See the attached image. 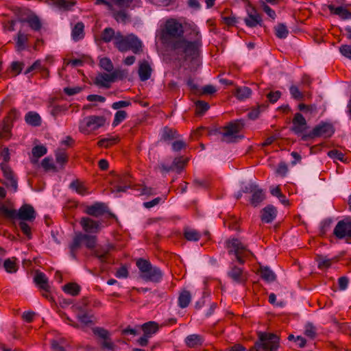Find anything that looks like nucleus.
<instances>
[{
    "mask_svg": "<svg viewBox=\"0 0 351 351\" xmlns=\"http://www.w3.org/2000/svg\"><path fill=\"white\" fill-rule=\"evenodd\" d=\"M134 190L139 192V195H154L156 194V189L152 187L147 186L144 184L136 186Z\"/></svg>",
    "mask_w": 351,
    "mask_h": 351,
    "instance_id": "nucleus-43",
    "label": "nucleus"
},
{
    "mask_svg": "<svg viewBox=\"0 0 351 351\" xmlns=\"http://www.w3.org/2000/svg\"><path fill=\"white\" fill-rule=\"evenodd\" d=\"M228 276L237 284H242L245 282L247 278L243 270L233 263L230 265L229 269L227 272Z\"/></svg>",
    "mask_w": 351,
    "mask_h": 351,
    "instance_id": "nucleus-17",
    "label": "nucleus"
},
{
    "mask_svg": "<svg viewBox=\"0 0 351 351\" xmlns=\"http://www.w3.org/2000/svg\"><path fill=\"white\" fill-rule=\"evenodd\" d=\"M23 22L27 23L29 27L36 32L39 31L42 27V23L36 15H32L23 20Z\"/></svg>",
    "mask_w": 351,
    "mask_h": 351,
    "instance_id": "nucleus-31",
    "label": "nucleus"
},
{
    "mask_svg": "<svg viewBox=\"0 0 351 351\" xmlns=\"http://www.w3.org/2000/svg\"><path fill=\"white\" fill-rule=\"evenodd\" d=\"M25 120L27 124L32 126L36 127L41 124V117L36 112H28L25 116Z\"/></svg>",
    "mask_w": 351,
    "mask_h": 351,
    "instance_id": "nucleus-28",
    "label": "nucleus"
},
{
    "mask_svg": "<svg viewBox=\"0 0 351 351\" xmlns=\"http://www.w3.org/2000/svg\"><path fill=\"white\" fill-rule=\"evenodd\" d=\"M245 23L249 27H255L262 25V17L254 8L247 10V15L244 19Z\"/></svg>",
    "mask_w": 351,
    "mask_h": 351,
    "instance_id": "nucleus-19",
    "label": "nucleus"
},
{
    "mask_svg": "<svg viewBox=\"0 0 351 351\" xmlns=\"http://www.w3.org/2000/svg\"><path fill=\"white\" fill-rule=\"evenodd\" d=\"M195 106H196L195 112H196V114L198 115L203 114L209 108L208 104L204 101H197L195 103Z\"/></svg>",
    "mask_w": 351,
    "mask_h": 351,
    "instance_id": "nucleus-50",
    "label": "nucleus"
},
{
    "mask_svg": "<svg viewBox=\"0 0 351 351\" xmlns=\"http://www.w3.org/2000/svg\"><path fill=\"white\" fill-rule=\"evenodd\" d=\"M108 206L103 202H95L86 206L85 213L90 216L99 217L108 212Z\"/></svg>",
    "mask_w": 351,
    "mask_h": 351,
    "instance_id": "nucleus-18",
    "label": "nucleus"
},
{
    "mask_svg": "<svg viewBox=\"0 0 351 351\" xmlns=\"http://www.w3.org/2000/svg\"><path fill=\"white\" fill-rule=\"evenodd\" d=\"M104 116L90 115L84 118L79 124V130L84 134H90L91 132L103 127L106 123Z\"/></svg>",
    "mask_w": 351,
    "mask_h": 351,
    "instance_id": "nucleus-7",
    "label": "nucleus"
},
{
    "mask_svg": "<svg viewBox=\"0 0 351 351\" xmlns=\"http://www.w3.org/2000/svg\"><path fill=\"white\" fill-rule=\"evenodd\" d=\"M331 223V219H326L321 222L319 227V232L322 235H324L329 230Z\"/></svg>",
    "mask_w": 351,
    "mask_h": 351,
    "instance_id": "nucleus-54",
    "label": "nucleus"
},
{
    "mask_svg": "<svg viewBox=\"0 0 351 351\" xmlns=\"http://www.w3.org/2000/svg\"><path fill=\"white\" fill-rule=\"evenodd\" d=\"M333 134L334 129L332 125L323 123L316 125L310 133L304 134L302 137V139L303 141H307L310 138H314L320 136L328 138L331 136Z\"/></svg>",
    "mask_w": 351,
    "mask_h": 351,
    "instance_id": "nucleus-11",
    "label": "nucleus"
},
{
    "mask_svg": "<svg viewBox=\"0 0 351 351\" xmlns=\"http://www.w3.org/2000/svg\"><path fill=\"white\" fill-rule=\"evenodd\" d=\"M56 162L60 164H64L67 160V156L64 151L59 150L56 153Z\"/></svg>",
    "mask_w": 351,
    "mask_h": 351,
    "instance_id": "nucleus-64",
    "label": "nucleus"
},
{
    "mask_svg": "<svg viewBox=\"0 0 351 351\" xmlns=\"http://www.w3.org/2000/svg\"><path fill=\"white\" fill-rule=\"evenodd\" d=\"M29 40V35L22 32L21 30L18 32L16 38V47L17 51H23L26 48L27 43Z\"/></svg>",
    "mask_w": 351,
    "mask_h": 351,
    "instance_id": "nucleus-29",
    "label": "nucleus"
},
{
    "mask_svg": "<svg viewBox=\"0 0 351 351\" xmlns=\"http://www.w3.org/2000/svg\"><path fill=\"white\" fill-rule=\"evenodd\" d=\"M112 16L117 23L125 24L130 21V15L123 10H115L113 7V10H110Z\"/></svg>",
    "mask_w": 351,
    "mask_h": 351,
    "instance_id": "nucleus-27",
    "label": "nucleus"
},
{
    "mask_svg": "<svg viewBox=\"0 0 351 351\" xmlns=\"http://www.w3.org/2000/svg\"><path fill=\"white\" fill-rule=\"evenodd\" d=\"M99 66L105 71L111 72L113 70V64L110 58H103L99 60Z\"/></svg>",
    "mask_w": 351,
    "mask_h": 351,
    "instance_id": "nucleus-49",
    "label": "nucleus"
},
{
    "mask_svg": "<svg viewBox=\"0 0 351 351\" xmlns=\"http://www.w3.org/2000/svg\"><path fill=\"white\" fill-rule=\"evenodd\" d=\"M93 334L98 337V344L103 350L115 351L117 346L111 338L110 332L101 327H95L93 329Z\"/></svg>",
    "mask_w": 351,
    "mask_h": 351,
    "instance_id": "nucleus-9",
    "label": "nucleus"
},
{
    "mask_svg": "<svg viewBox=\"0 0 351 351\" xmlns=\"http://www.w3.org/2000/svg\"><path fill=\"white\" fill-rule=\"evenodd\" d=\"M71 36L74 41L77 42L84 37V25L82 22H78L73 27L71 32Z\"/></svg>",
    "mask_w": 351,
    "mask_h": 351,
    "instance_id": "nucleus-26",
    "label": "nucleus"
},
{
    "mask_svg": "<svg viewBox=\"0 0 351 351\" xmlns=\"http://www.w3.org/2000/svg\"><path fill=\"white\" fill-rule=\"evenodd\" d=\"M351 228V219H345L339 221L336 225L333 234L339 239L349 237V231Z\"/></svg>",
    "mask_w": 351,
    "mask_h": 351,
    "instance_id": "nucleus-16",
    "label": "nucleus"
},
{
    "mask_svg": "<svg viewBox=\"0 0 351 351\" xmlns=\"http://www.w3.org/2000/svg\"><path fill=\"white\" fill-rule=\"evenodd\" d=\"M152 68L147 61L142 62L139 65L138 75L141 81L144 82L150 78Z\"/></svg>",
    "mask_w": 351,
    "mask_h": 351,
    "instance_id": "nucleus-24",
    "label": "nucleus"
},
{
    "mask_svg": "<svg viewBox=\"0 0 351 351\" xmlns=\"http://www.w3.org/2000/svg\"><path fill=\"white\" fill-rule=\"evenodd\" d=\"M275 34L277 38L283 39L286 38L288 36L289 31L287 26L283 23H279L275 27Z\"/></svg>",
    "mask_w": 351,
    "mask_h": 351,
    "instance_id": "nucleus-41",
    "label": "nucleus"
},
{
    "mask_svg": "<svg viewBox=\"0 0 351 351\" xmlns=\"http://www.w3.org/2000/svg\"><path fill=\"white\" fill-rule=\"evenodd\" d=\"M70 188L81 195H85L90 193L86 186L78 180L73 181L70 184Z\"/></svg>",
    "mask_w": 351,
    "mask_h": 351,
    "instance_id": "nucleus-38",
    "label": "nucleus"
},
{
    "mask_svg": "<svg viewBox=\"0 0 351 351\" xmlns=\"http://www.w3.org/2000/svg\"><path fill=\"white\" fill-rule=\"evenodd\" d=\"M158 324L155 322H148L142 325V329L145 335L151 337L152 335L158 330Z\"/></svg>",
    "mask_w": 351,
    "mask_h": 351,
    "instance_id": "nucleus-33",
    "label": "nucleus"
},
{
    "mask_svg": "<svg viewBox=\"0 0 351 351\" xmlns=\"http://www.w3.org/2000/svg\"><path fill=\"white\" fill-rule=\"evenodd\" d=\"M178 137L177 132L168 127H165L161 133L160 141L165 142L171 141Z\"/></svg>",
    "mask_w": 351,
    "mask_h": 351,
    "instance_id": "nucleus-34",
    "label": "nucleus"
},
{
    "mask_svg": "<svg viewBox=\"0 0 351 351\" xmlns=\"http://www.w3.org/2000/svg\"><path fill=\"white\" fill-rule=\"evenodd\" d=\"M117 36V32H114V29L112 27H106L101 32L100 38L101 40L106 43H110L112 40L114 41Z\"/></svg>",
    "mask_w": 351,
    "mask_h": 351,
    "instance_id": "nucleus-32",
    "label": "nucleus"
},
{
    "mask_svg": "<svg viewBox=\"0 0 351 351\" xmlns=\"http://www.w3.org/2000/svg\"><path fill=\"white\" fill-rule=\"evenodd\" d=\"M115 142L116 138L114 137L104 138L98 141L97 145L99 147L107 148L115 143Z\"/></svg>",
    "mask_w": 351,
    "mask_h": 351,
    "instance_id": "nucleus-52",
    "label": "nucleus"
},
{
    "mask_svg": "<svg viewBox=\"0 0 351 351\" xmlns=\"http://www.w3.org/2000/svg\"><path fill=\"white\" fill-rule=\"evenodd\" d=\"M114 45L121 52L132 51L138 53L142 50V43L134 34L123 36L121 32H117Z\"/></svg>",
    "mask_w": 351,
    "mask_h": 351,
    "instance_id": "nucleus-4",
    "label": "nucleus"
},
{
    "mask_svg": "<svg viewBox=\"0 0 351 351\" xmlns=\"http://www.w3.org/2000/svg\"><path fill=\"white\" fill-rule=\"evenodd\" d=\"M339 51L342 56L351 60V45H344L339 47Z\"/></svg>",
    "mask_w": 351,
    "mask_h": 351,
    "instance_id": "nucleus-61",
    "label": "nucleus"
},
{
    "mask_svg": "<svg viewBox=\"0 0 351 351\" xmlns=\"http://www.w3.org/2000/svg\"><path fill=\"white\" fill-rule=\"evenodd\" d=\"M166 196L165 195L163 197H158L152 199L149 202H145L143 203V206L146 208H151L158 204H160L161 202H164L166 199Z\"/></svg>",
    "mask_w": 351,
    "mask_h": 351,
    "instance_id": "nucleus-56",
    "label": "nucleus"
},
{
    "mask_svg": "<svg viewBox=\"0 0 351 351\" xmlns=\"http://www.w3.org/2000/svg\"><path fill=\"white\" fill-rule=\"evenodd\" d=\"M112 82H114V80L110 73H99L94 80V83L97 86L106 88H110Z\"/></svg>",
    "mask_w": 351,
    "mask_h": 351,
    "instance_id": "nucleus-22",
    "label": "nucleus"
},
{
    "mask_svg": "<svg viewBox=\"0 0 351 351\" xmlns=\"http://www.w3.org/2000/svg\"><path fill=\"white\" fill-rule=\"evenodd\" d=\"M127 117L128 114L125 110H118L114 114L112 125H118L120 123L123 121L127 118Z\"/></svg>",
    "mask_w": 351,
    "mask_h": 351,
    "instance_id": "nucleus-47",
    "label": "nucleus"
},
{
    "mask_svg": "<svg viewBox=\"0 0 351 351\" xmlns=\"http://www.w3.org/2000/svg\"><path fill=\"white\" fill-rule=\"evenodd\" d=\"M243 192L252 194L250 202L254 207L259 206L265 199V191L254 182H250L245 185L243 188Z\"/></svg>",
    "mask_w": 351,
    "mask_h": 351,
    "instance_id": "nucleus-10",
    "label": "nucleus"
},
{
    "mask_svg": "<svg viewBox=\"0 0 351 351\" xmlns=\"http://www.w3.org/2000/svg\"><path fill=\"white\" fill-rule=\"evenodd\" d=\"M243 125L244 123L242 120H237L234 122L230 123L227 126L223 128V132H221V141L234 143L238 141L239 139H241L243 136L239 135V133L243 127Z\"/></svg>",
    "mask_w": 351,
    "mask_h": 351,
    "instance_id": "nucleus-8",
    "label": "nucleus"
},
{
    "mask_svg": "<svg viewBox=\"0 0 351 351\" xmlns=\"http://www.w3.org/2000/svg\"><path fill=\"white\" fill-rule=\"evenodd\" d=\"M63 290L65 293L75 296L79 294L80 287L76 283H68L64 286Z\"/></svg>",
    "mask_w": 351,
    "mask_h": 351,
    "instance_id": "nucleus-42",
    "label": "nucleus"
},
{
    "mask_svg": "<svg viewBox=\"0 0 351 351\" xmlns=\"http://www.w3.org/2000/svg\"><path fill=\"white\" fill-rule=\"evenodd\" d=\"M128 176H125L123 178H121L119 183L123 185H117L112 189V193H120V192H126L127 189L130 188V184H128Z\"/></svg>",
    "mask_w": 351,
    "mask_h": 351,
    "instance_id": "nucleus-44",
    "label": "nucleus"
},
{
    "mask_svg": "<svg viewBox=\"0 0 351 351\" xmlns=\"http://www.w3.org/2000/svg\"><path fill=\"white\" fill-rule=\"evenodd\" d=\"M184 234L185 239L190 241H197L201 237V234L198 231L191 228H186Z\"/></svg>",
    "mask_w": 351,
    "mask_h": 351,
    "instance_id": "nucleus-40",
    "label": "nucleus"
},
{
    "mask_svg": "<svg viewBox=\"0 0 351 351\" xmlns=\"http://www.w3.org/2000/svg\"><path fill=\"white\" fill-rule=\"evenodd\" d=\"M280 96H281V92L279 90L271 91V92H269L267 95V99L272 104L276 103L278 100V99L280 97Z\"/></svg>",
    "mask_w": 351,
    "mask_h": 351,
    "instance_id": "nucleus-63",
    "label": "nucleus"
},
{
    "mask_svg": "<svg viewBox=\"0 0 351 351\" xmlns=\"http://www.w3.org/2000/svg\"><path fill=\"white\" fill-rule=\"evenodd\" d=\"M252 95V90L247 86L238 87L236 89L235 95L239 100H245L249 98Z\"/></svg>",
    "mask_w": 351,
    "mask_h": 351,
    "instance_id": "nucleus-37",
    "label": "nucleus"
},
{
    "mask_svg": "<svg viewBox=\"0 0 351 351\" xmlns=\"http://www.w3.org/2000/svg\"><path fill=\"white\" fill-rule=\"evenodd\" d=\"M0 168L3 171L5 180V184L8 187L11 188L14 192H16L18 187L17 180L15 179L11 168L5 162H1L0 164Z\"/></svg>",
    "mask_w": 351,
    "mask_h": 351,
    "instance_id": "nucleus-14",
    "label": "nucleus"
},
{
    "mask_svg": "<svg viewBox=\"0 0 351 351\" xmlns=\"http://www.w3.org/2000/svg\"><path fill=\"white\" fill-rule=\"evenodd\" d=\"M191 301V294L189 291H182L178 297V306L181 308L187 307Z\"/></svg>",
    "mask_w": 351,
    "mask_h": 351,
    "instance_id": "nucleus-35",
    "label": "nucleus"
},
{
    "mask_svg": "<svg viewBox=\"0 0 351 351\" xmlns=\"http://www.w3.org/2000/svg\"><path fill=\"white\" fill-rule=\"evenodd\" d=\"M0 213L5 217L11 219H16V210L9 209L5 205H0Z\"/></svg>",
    "mask_w": 351,
    "mask_h": 351,
    "instance_id": "nucleus-45",
    "label": "nucleus"
},
{
    "mask_svg": "<svg viewBox=\"0 0 351 351\" xmlns=\"http://www.w3.org/2000/svg\"><path fill=\"white\" fill-rule=\"evenodd\" d=\"M203 337L197 334L188 335L185 339V343L189 348H194L203 343Z\"/></svg>",
    "mask_w": 351,
    "mask_h": 351,
    "instance_id": "nucleus-30",
    "label": "nucleus"
},
{
    "mask_svg": "<svg viewBox=\"0 0 351 351\" xmlns=\"http://www.w3.org/2000/svg\"><path fill=\"white\" fill-rule=\"evenodd\" d=\"M68 110V107L66 105H57L52 107L51 114L53 117L58 116L62 112Z\"/></svg>",
    "mask_w": 351,
    "mask_h": 351,
    "instance_id": "nucleus-60",
    "label": "nucleus"
},
{
    "mask_svg": "<svg viewBox=\"0 0 351 351\" xmlns=\"http://www.w3.org/2000/svg\"><path fill=\"white\" fill-rule=\"evenodd\" d=\"M47 148L43 145H36L32 148V152L34 157L39 158L46 154Z\"/></svg>",
    "mask_w": 351,
    "mask_h": 351,
    "instance_id": "nucleus-51",
    "label": "nucleus"
},
{
    "mask_svg": "<svg viewBox=\"0 0 351 351\" xmlns=\"http://www.w3.org/2000/svg\"><path fill=\"white\" fill-rule=\"evenodd\" d=\"M36 217V213L34 207L28 204H23L16 213V219L21 221H32Z\"/></svg>",
    "mask_w": 351,
    "mask_h": 351,
    "instance_id": "nucleus-15",
    "label": "nucleus"
},
{
    "mask_svg": "<svg viewBox=\"0 0 351 351\" xmlns=\"http://www.w3.org/2000/svg\"><path fill=\"white\" fill-rule=\"evenodd\" d=\"M112 77L115 82L117 80H123L127 77L128 72L125 70L116 69L110 73Z\"/></svg>",
    "mask_w": 351,
    "mask_h": 351,
    "instance_id": "nucleus-55",
    "label": "nucleus"
},
{
    "mask_svg": "<svg viewBox=\"0 0 351 351\" xmlns=\"http://www.w3.org/2000/svg\"><path fill=\"white\" fill-rule=\"evenodd\" d=\"M97 237L95 235L83 234L77 232L75 234L72 242L69 245L70 256L76 258V252L82 244L91 250V255L97 258L102 264L108 263L110 251L113 248L112 245H100L95 248Z\"/></svg>",
    "mask_w": 351,
    "mask_h": 351,
    "instance_id": "nucleus-2",
    "label": "nucleus"
},
{
    "mask_svg": "<svg viewBox=\"0 0 351 351\" xmlns=\"http://www.w3.org/2000/svg\"><path fill=\"white\" fill-rule=\"evenodd\" d=\"M182 24L175 19L166 21L160 38L180 60H193L198 55L202 45V34L197 26H191L190 31L184 36Z\"/></svg>",
    "mask_w": 351,
    "mask_h": 351,
    "instance_id": "nucleus-1",
    "label": "nucleus"
},
{
    "mask_svg": "<svg viewBox=\"0 0 351 351\" xmlns=\"http://www.w3.org/2000/svg\"><path fill=\"white\" fill-rule=\"evenodd\" d=\"M80 224L85 232L84 234L90 235L99 233L103 227L100 221H96L88 217H82Z\"/></svg>",
    "mask_w": 351,
    "mask_h": 351,
    "instance_id": "nucleus-12",
    "label": "nucleus"
},
{
    "mask_svg": "<svg viewBox=\"0 0 351 351\" xmlns=\"http://www.w3.org/2000/svg\"><path fill=\"white\" fill-rule=\"evenodd\" d=\"M36 285L43 291H48L50 289L48 278L46 275L40 271H36L34 278Z\"/></svg>",
    "mask_w": 351,
    "mask_h": 351,
    "instance_id": "nucleus-23",
    "label": "nucleus"
},
{
    "mask_svg": "<svg viewBox=\"0 0 351 351\" xmlns=\"http://www.w3.org/2000/svg\"><path fill=\"white\" fill-rule=\"evenodd\" d=\"M260 274L261 278L268 282H273L276 280V274L268 267H261Z\"/></svg>",
    "mask_w": 351,
    "mask_h": 351,
    "instance_id": "nucleus-36",
    "label": "nucleus"
},
{
    "mask_svg": "<svg viewBox=\"0 0 351 351\" xmlns=\"http://www.w3.org/2000/svg\"><path fill=\"white\" fill-rule=\"evenodd\" d=\"M259 341H256L250 351H260L261 349L276 351L279 347V337L274 334L261 332Z\"/></svg>",
    "mask_w": 351,
    "mask_h": 351,
    "instance_id": "nucleus-5",
    "label": "nucleus"
},
{
    "mask_svg": "<svg viewBox=\"0 0 351 351\" xmlns=\"http://www.w3.org/2000/svg\"><path fill=\"white\" fill-rule=\"evenodd\" d=\"M276 208L272 205H268L261 211V220L264 223H271L276 218Z\"/></svg>",
    "mask_w": 351,
    "mask_h": 351,
    "instance_id": "nucleus-21",
    "label": "nucleus"
},
{
    "mask_svg": "<svg viewBox=\"0 0 351 351\" xmlns=\"http://www.w3.org/2000/svg\"><path fill=\"white\" fill-rule=\"evenodd\" d=\"M186 162V159H184L183 156H179L174 158L171 165H167L164 162H162L159 164L158 167L162 173H167L173 171L180 173Z\"/></svg>",
    "mask_w": 351,
    "mask_h": 351,
    "instance_id": "nucleus-13",
    "label": "nucleus"
},
{
    "mask_svg": "<svg viewBox=\"0 0 351 351\" xmlns=\"http://www.w3.org/2000/svg\"><path fill=\"white\" fill-rule=\"evenodd\" d=\"M328 10L332 14L338 15L343 20L351 19V13L341 6L335 7L334 5H329Z\"/></svg>",
    "mask_w": 351,
    "mask_h": 351,
    "instance_id": "nucleus-25",
    "label": "nucleus"
},
{
    "mask_svg": "<svg viewBox=\"0 0 351 351\" xmlns=\"http://www.w3.org/2000/svg\"><path fill=\"white\" fill-rule=\"evenodd\" d=\"M304 335L311 339H313L316 335L315 327L311 323L306 324L304 328Z\"/></svg>",
    "mask_w": 351,
    "mask_h": 351,
    "instance_id": "nucleus-53",
    "label": "nucleus"
},
{
    "mask_svg": "<svg viewBox=\"0 0 351 351\" xmlns=\"http://www.w3.org/2000/svg\"><path fill=\"white\" fill-rule=\"evenodd\" d=\"M318 267L319 269H327L331 265L332 260L324 256H318L317 258Z\"/></svg>",
    "mask_w": 351,
    "mask_h": 351,
    "instance_id": "nucleus-46",
    "label": "nucleus"
},
{
    "mask_svg": "<svg viewBox=\"0 0 351 351\" xmlns=\"http://www.w3.org/2000/svg\"><path fill=\"white\" fill-rule=\"evenodd\" d=\"M226 247L229 254H234L240 264H244L245 258L253 255L250 250L237 239L226 241Z\"/></svg>",
    "mask_w": 351,
    "mask_h": 351,
    "instance_id": "nucleus-6",
    "label": "nucleus"
},
{
    "mask_svg": "<svg viewBox=\"0 0 351 351\" xmlns=\"http://www.w3.org/2000/svg\"><path fill=\"white\" fill-rule=\"evenodd\" d=\"M11 136V128L5 123L0 131V138L9 139Z\"/></svg>",
    "mask_w": 351,
    "mask_h": 351,
    "instance_id": "nucleus-58",
    "label": "nucleus"
},
{
    "mask_svg": "<svg viewBox=\"0 0 351 351\" xmlns=\"http://www.w3.org/2000/svg\"><path fill=\"white\" fill-rule=\"evenodd\" d=\"M289 91L291 97L297 100L302 99L304 97L303 94L300 91L298 88L295 86L292 85L289 88Z\"/></svg>",
    "mask_w": 351,
    "mask_h": 351,
    "instance_id": "nucleus-57",
    "label": "nucleus"
},
{
    "mask_svg": "<svg viewBox=\"0 0 351 351\" xmlns=\"http://www.w3.org/2000/svg\"><path fill=\"white\" fill-rule=\"evenodd\" d=\"M3 267L8 273H15L18 269V267L14 261L10 258H8L4 261Z\"/></svg>",
    "mask_w": 351,
    "mask_h": 351,
    "instance_id": "nucleus-48",
    "label": "nucleus"
},
{
    "mask_svg": "<svg viewBox=\"0 0 351 351\" xmlns=\"http://www.w3.org/2000/svg\"><path fill=\"white\" fill-rule=\"evenodd\" d=\"M136 266L140 271V277L146 282H160L163 277L161 269L153 265L149 261L139 258L136 261Z\"/></svg>",
    "mask_w": 351,
    "mask_h": 351,
    "instance_id": "nucleus-3",
    "label": "nucleus"
},
{
    "mask_svg": "<svg viewBox=\"0 0 351 351\" xmlns=\"http://www.w3.org/2000/svg\"><path fill=\"white\" fill-rule=\"evenodd\" d=\"M292 123L291 130L296 134L302 133L306 129V121L301 113H295Z\"/></svg>",
    "mask_w": 351,
    "mask_h": 351,
    "instance_id": "nucleus-20",
    "label": "nucleus"
},
{
    "mask_svg": "<svg viewBox=\"0 0 351 351\" xmlns=\"http://www.w3.org/2000/svg\"><path fill=\"white\" fill-rule=\"evenodd\" d=\"M19 226L23 233L25 234L28 239L31 238V228L30 226L25 221H21L19 223Z\"/></svg>",
    "mask_w": 351,
    "mask_h": 351,
    "instance_id": "nucleus-59",
    "label": "nucleus"
},
{
    "mask_svg": "<svg viewBox=\"0 0 351 351\" xmlns=\"http://www.w3.org/2000/svg\"><path fill=\"white\" fill-rule=\"evenodd\" d=\"M222 22L228 26H233L237 23V19L233 16H222Z\"/></svg>",
    "mask_w": 351,
    "mask_h": 351,
    "instance_id": "nucleus-62",
    "label": "nucleus"
},
{
    "mask_svg": "<svg viewBox=\"0 0 351 351\" xmlns=\"http://www.w3.org/2000/svg\"><path fill=\"white\" fill-rule=\"evenodd\" d=\"M75 4L74 0H54L53 5L60 10H68Z\"/></svg>",
    "mask_w": 351,
    "mask_h": 351,
    "instance_id": "nucleus-39",
    "label": "nucleus"
}]
</instances>
